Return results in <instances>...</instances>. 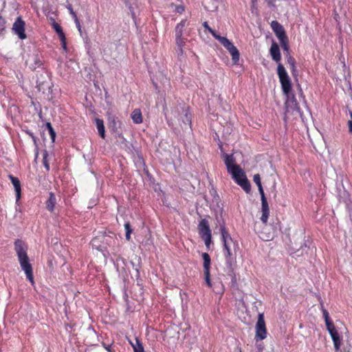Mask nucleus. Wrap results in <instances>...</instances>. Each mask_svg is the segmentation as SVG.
Masks as SVG:
<instances>
[{
    "mask_svg": "<svg viewBox=\"0 0 352 352\" xmlns=\"http://www.w3.org/2000/svg\"><path fill=\"white\" fill-rule=\"evenodd\" d=\"M279 41L283 51L285 52V54H288L289 53V46L287 36L279 39Z\"/></svg>",
    "mask_w": 352,
    "mask_h": 352,
    "instance_id": "5701e85b",
    "label": "nucleus"
},
{
    "mask_svg": "<svg viewBox=\"0 0 352 352\" xmlns=\"http://www.w3.org/2000/svg\"><path fill=\"white\" fill-rule=\"evenodd\" d=\"M343 352H352V346H344L343 348Z\"/></svg>",
    "mask_w": 352,
    "mask_h": 352,
    "instance_id": "c9c22d12",
    "label": "nucleus"
},
{
    "mask_svg": "<svg viewBox=\"0 0 352 352\" xmlns=\"http://www.w3.org/2000/svg\"><path fill=\"white\" fill-rule=\"evenodd\" d=\"M124 226L125 231H126V234H125L126 239L127 241H130L131 234L133 232V229L131 228V224L129 221L125 222Z\"/></svg>",
    "mask_w": 352,
    "mask_h": 352,
    "instance_id": "bb28decb",
    "label": "nucleus"
},
{
    "mask_svg": "<svg viewBox=\"0 0 352 352\" xmlns=\"http://www.w3.org/2000/svg\"><path fill=\"white\" fill-rule=\"evenodd\" d=\"M47 157H48V153L45 151L43 155V165H44L45 168H46V170H50V164L48 163Z\"/></svg>",
    "mask_w": 352,
    "mask_h": 352,
    "instance_id": "c85d7f7f",
    "label": "nucleus"
},
{
    "mask_svg": "<svg viewBox=\"0 0 352 352\" xmlns=\"http://www.w3.org/2000/svg\"><path fill=\"white\" fill-rule=\"evenodd\" d=\"M271 28L273 30L277 38H278V40L287 36L283 25H280L277 21H272Z\"/></svg>",
    "mask_w": 352,
    "mask_h": 352,
    "instance_id": "ddd939ff",
    "label": "nucleus"
},
{
    "mask_svg": "<svg viewBox=\"0 0 352 352\" xmlns=\"http://www.w3.org/2000/svg\"><path fill=\"white\" fill-rule=\"evenodd\" d=\"M210 34L221 43H222V38H226V37L217 34L214 30H212V32H210Z\"/></svg>",
    "mask_w": 352,
    "mask_h": 352,
    "instance_id": "7c9ffc66",
    "label": "nucleus"
},
{
    "mask_svg": "<svg viewBox=\"0 0 352 352\" xmlns=\"http://www.w3.org/2000/svg\"><path fill=\"white\" fill-rule=\"evenodd\" d=\"M267 330L264 318L263 313H259L258 320L255 326V336L254 340L256 342L263 340L267 338Z\"/></svg>",
    "mask_w": 352,
    "mask_h": 352,
    "instance_id": "423d86ee",
    "label": "nucleus"
},
{
    "mask_svg": "<svg viewBox=\"0 0 352 352\" xmlns=\"http://www.w3.org/2000/svg\"><path fill=\"white\" fill-rule=\"evenodd\" d=\"M105 349H107V351H108L109 352H113L112 350H111V345H108L107 346L105 347Z\"/></svg>",
    "mask_w": 352,
    "mask_h": 352,
    "instance_id": "e433bc0d",
    "label": "nucleus"
},
{
    "mask_svg": "<svg viewBox=\"0 0 352 352\" xmlns=\"http://www.w3.org/2000/svg\"><path fill=\"white\" fill-rule=\"evenodd\" d=\"M197 228L201 238L212 235L209 223L206 219H202L199 221Z\"/></svg>",
    "mask_w": 352,
    "mask_h": 352,
    "instance_id": "f8f14e48",
    "label": "nucleus"
},
{
    "mask_svg": "<svg viewBox=\"0 0 352 352\" xmlns=\"http://www.w3.org/2000/svg\"><path fill=\"white\" fill-rule=\"evenodd\" d=\"M52 27L57 33L59 38L63 37L65 36V33L63 31V29L61 26L56 22L54 21L52 24Z\"/></svg>",
    "mask_w": 352,
    "mask_h": 352,
    "instance_id": "a878e982",
    "label": "nucleus"
},
{
    "mask_svg": "<svg viewBox=\"0 0 352 352\" xmlns=\"http://www.w3.org/2000/svg\"><path fill=\"white\" fill-rule=\"evenodd\" d=\"M67 8L69 10V14H71V16H72V18L74 19V23L76 25V28H77L80 34L82 35V26L80 25V20L76 15V13L73 10L72 6L71 4H69L68 6H67Z\"/></svg>",
    "mask_w": 352,
    "mask_h": 352,
    "instance_id": "a211bd4d",
    "label": "nucleus"
},
{
    "mask_svg": "<svg viewBox=\"0 0 352 352\" xmlns=\"http://www.w3.org/2000/svg\"><path fill=\"white\" fill-rule=\"evenodd\" d=\"M96 124L100 136L104 139L105 138V130L103 120L100 118H96Z\"/></svg>",
    "mask_w": 352,
    "mask_h": 352,
    "instance_id": "412c9836",
    "label": "nucleus"
},
{
    "mask_svg": "<svg viewBox=\"0 0 352 352\" xmlns=\"http://www.w3.org/2000/svg\"><path fill=\"white\" fill-rule=\"evenodd\" d=\"M221 240L223 243V255L226 259V264L231 271H233V266L236 264V256L232 252V248L238 245L237 243L234 241L225 226H220Z\"/></svg>",
    "mask_w": 352,
    "mask_h": 352,
    "instance_id": "7ed1b4c3",
    "label": "nucleus"
},
{
    "mask_svg": "<svg viewBox=\"0 0 352 352\" xmlns=\"http://www.w3.org/2000/svg\"><path fill=\"white\" fill-rule=\"evenodd\" d=\"M322 311L325 321L327 329L328 330L333 342L336 352H342L340 349L342 338L340 336L333 322L330 319L329 312L327 311V310L325 309H322Z\"/></svg>",
    "mask_w": 352,
    "mask_h": 352,
    "instance_id": "20e7f679",
    "label": "nucleus"
},
{
    "mask_svg": "<svg viewBox=\"0 0 352 352\" xmlns=\"http://www.w3.org/2000/svg\"><path fill=\"white\" fill-rule=\"evenodd\" d=\"M349 131L352 134V111H350V120L348 121Z\"/></svg>",
    "mask_w": 352,
    "mask_h": 352,
    "instance_id": "473e14b6",
    "label": "nucleus"
},
{
    "mask_svg": "<svg viewBox=\"0 0 352 352\" xmlns=\"http://www.w3.org/2000/svg\"><path fill=\"white\" fill-rule=\"evenodd\" d=\"M56 203L55 194L52 192L49 193V197L45 202L46 208L50 212H53Z\"/></svg>",
    "mask_w": 352,
    "mask_h": 352,
    "instance_id": "f3484780",
    "label": "nucleus"
},
{
    "mask_svg": "<svg viewBox=\"0 0 352 352\" xmlns=\"http://www.w3.org/2000/svg\"><path fill=\"white\" fill-rule=\"evenodd\" d=\"M132 344L134 352H144L143 344H142V342L140 341V340H139L138 338L135 339V344Z\"/></svg>",
    "mask_w": 352,
    "mask_h": 352,
    "instance_id": "b1692460",
    "label": "nucleus"
},
{
    "mask_svg": "<svg viewBox=\"0 0 352 352\" xmlns=\"http://www.w3.org/2000/svg\"><path fill=\"white\" fill-rule=\"evenodd\" d=\"M261 221L265 225L268 222L270 217V207L265 194L261 195Z\"/></svg>",
    "mask_w": 352,
    "mask_h": 352,
    "instance_id": "9b49d317",
    "label": "nucleus"
},
{
    "mask_svg": "<svg viewBox=\"0 0 352 352\" xmlns=\"http://www.w3.org/2000/svg\"><path fill=\"white\" fill-rule=\"evenodd\" d=\"M46 126H47V129L49 131V133L50 135V137H51L52 141L54 142V140H55V137H56V133H55V131H54V130L51 123L47 122L46 124Z\"/></svg>",
    "mask_w": 352,
    "mask_h": 352,
    "instance_id": "cd10ccee",
    "label": "nucleus"
},
{
    "mask_svg": "<svg viewBox=\"0 0 352 352\" xmlns=\"http://www.w3.org/2000/svg\"><path fill=\"white\" fill-rule=\"evenodd\" d=\"M223 160L228 173L233 170L234 167L239 166L235 164L236 160L232 154H224Z\"/></svg>",
    "mask_w": 352,
    "mask_h": 352,
    "instance_id": "2eb2a0df",
    "label": "nucleus"
},
{
    "mask_svg": "<svg viewBox=\"0 0 352 352\" xmlns=\"http://www.w3.org/2000/svg\"><path fill=\"white\" fill-rule=\"evenodd\" d=\"M258 349H259L260 351H262V349H263V347L261 346V344H259V345H258Z\"/></svg>",
    "mask_w": 352,
    "mask_h": 352,
    "instance_id": "58836bf2",
    "label": "nucleus"
},
{
    "mask_svg": "<svg viewBox=\"0 0 352 352\" xmlns=\"http://www.w3.org/2000/svg\"><path fill=\"white\" fill-rule=\"evenodd\" d=\"M202 240H204L205 245L207 249L210 248V244L212 243V235L208 236L201 237Z\"/></svg>",
    "mask_w": 352,
    "mask_h": 352,
    "instance_id": "c756f323",
    "label": "nucleus"
},
{
    "mask_svg": "<svg viewBox=\"0 0 352 352\" xmlns=\"http://www.w3.org/2000/svg\"><path fill=\"white\" fill-rule=\"evenodd\" d=\"M131 117L135 124H141L143 122L142 111L140 109H135L132 111Z\"/></svg>",
    "mask_w": 352,
    "mask_h": 352,
    "instance_id": "6ab92c4d",
    "label": "nucleus"
},
{
    "mask_svg": "<svg viewBox=\"0 0 352 352\" xmlns=\"http://www.w3.org/2000/svg\"><path fill=\"white\" fill-rule=\"evenodd\" d=\"M256 1H257V0H253V1H252V3H253V4H254V3H256Z\"/></svg>",
    "mask_w": 352,
    "mask_h": 352,
    "instance_id": "ea45409f",
    "label": "nucleus"
},
{
    "mask_svg": "<svg viewBox=\"0 0 352 352\" xmlns=\"http://www.w3.org/2000/svg\"><path fill=\"white\" fill-rule=\"evenodd\" d=\"M33 61L34 63L31 65L32 69L40 67L43 65V62L38 54L33 56Z\"/></svg>",
    "mask_w": 352,
    "mask_h": 352,
    "instance_id": "393cba45",
    "label": "nucleus"
},
{
    "mask_svg": "<svg viewBox=\"0 0 352 352\" xmlns=\"http://www.w3.org/2000/svg\"><path fill=\"white\" fill-rule=\"evenodd\" d=\"M61 42V45L63 49L66 51L67 50V43H66V36H64L63 38V37L59 38Z\"/></svg>",
    "mask_w": 352,
    "mask_h": 352,
    "instance_id": "2f4dec72",
    "label": "nucleus"
},
{
    "mask_svg": "<svg viewBox=\"0 0 352 352\" xmlns=\"http://www.w3.org/2000/svg\"><path fill=\"white\" fill-rule=\"evenodd\" d=\"M14 250L18 256V260L21 269L24 271L27 278L33 285L34 283L32 266L30 263L29 257L27 254L28 245L21 239H16L14 241Z\"/></svg>",
    "mask_w": 352,
    "mask_h": 352,
    "instance_id": "f03ea898",
    "label": "nucleus"
},
{
    "mask_svg": "<svg viewBox=\"0 0 352 352\" xmlns=\"http://www.w3.org/2000/svg\"><path fill=\"white\" fill-rule=\"evenodd\" d=\"M221 44L230 52L233 63L237 65L240 57L238 49L226 37V38H222V43Z\"/></svg>",
    "mask_w": 352,
    "mask_h": 352,
    "instance_id": "1a4fd4ad",
    "label": "nucleus"
},
{
    "mask_svg": "<svg viewBox=\"0 0 352 352\" xmlns=\"http://www.w3.org/2000/svg\"><path fill=\"white\" fill-rule=\"evenodd\" d=\"M287 62L289 65L290 70L293 75H295V73L297 72L296 70V60L295 58L290 54V53H288V54H285Z\"/></svg>",
    "mask_w": 352,
    "mask_h": 352,
    "instance_id": "aec40b11",
    "label": "nucleus"
},
{
    "mask_svg": "<svg viewBox=\"0 0 352 352\" xmlns=\"http://www.w3.org/2000/svg\"><path fill=\"white\" fill-rule=\"evenodd\" d=\"M203 26L204 27V28L206 30H207L210 33L212 32V31L213 30L208 24L207 22H204L203 23Z\"/></svg>",
    "mask_w": 352,
    "mask_h": 352,
    "instance_id": "f704fd0d",
    "label": "nucleus"
},
{
    "mask_svg": "<svg viewBox=\"0 0 352 352\" xmlns=\"http://www.w3.org/2000/svg\"><path fill=\"white\" fill-rule=\"evenodd\" d=\"M233 169V170L229 172V173L232 175V179L244 190L246 193H250L251 190V185L244 171L240 166L234 167Z\"/></svg>",
    "mask_w": 352,
    "mask_h": 352,
    "instance_id": "39448f33",
    "label": "nucleus"
},
{
    "mask_svg": "<svg viewBox=\"0 0 352 352\" xmlns=\"http://www.w3.org/2000/svg\"><path fill=\"white\" fill-rule=\"evenodd\" d=\"M186 26V20H182L175 27V41L179 48V54H183V47L185 45V38L182 37L183 29Z\"/></svg>",
    "mask_w": 352,
    "mask_h": 352,
    "instance_id": "0eeeda50",
    "label": "nucleus"
},
{
    "mask_svg": "<svg viewBox=\"0 0 352 352\" xmlns=\"http://www.w3.org/2000/svg\"><path fill=\"white\" fill-rule=\"evenodd\" d=\"M253 180H254V183L256 184V186H258V192H259L260 195L265 194L263 186H262L260 175L255 174L253 177Z\"/></svg>",
    "mask_w": 352,
    "mask_h": 352,
    "instance_id": "4be33fe9",
    "label": "nucleus"
},
{
    "mask_svg": "<svg viewBox=\"0 0 352 352\" xmlns=\"http://www.w3.org/2000/svg\"><path fill=\"white\" fill-rule=\"evenodd\" d=\"M25 21L22 19L21 16H18L13 23L12 30L21 40H24L27 38V35L25 32Z\"/></svg>",
    "mask_w": 352,
    "mask_h": 352,
    "instance_id": "9d476101",
    "label": "nucleus"
},
{
    "mask_svg": "<svg viewBox=\"0 0 352 352\" xmlns=\"http://www.w3.org/2000/svg\"><path fill=\"white\" fill-rule=\"evenodd\" d=\"M6 21L0 14V30H3L5 28Z\"/></svg>",
    "mask_w": 352,
    "mask_h": 352,
    "instance_id": "72a5a7b5",
    "label": "nucleus"
},
{
    "mask_svg": "<svg viewBox=\"0 0 352 352\" xmlns=\"http://www.w3.org/2000/svg\"><path fill=\"white\" fill-rule=\"evenodd\" d=\"M8 177L14 186V190L16 192V201H18L21 199V182L17 177L13 176L12 175H9Z\"/></svg>",
    "mask_w": 352,
    "mask_h": 352,
    "instance_id": "dca6fc26",
    "label": "nucleus"
},
{
    "mask_svg": "<svg viewBox=\"0 0 352 352\" xmlns=\"http://www.w3.org/2000/svg\"><path fill=\"white\" fill-rule=\"evenodd\" d=\"M270 53L272 60L277 63L278 65L280 64V61L281 59V55L279 46L276 43L273 42L272 43L271 47L270 49Z\"/></svg>",
    "mask_w": 352,
    "mask_h": 352,
    "instance_id": "4468645a",
    "label": "nucleus"
},
{
    "mask_svg": "<svg viewBox=\"0 0 352 352\" xmlns=\"http://www.w3.org/2000/svg\"><path fill=\"white\" fill-rule=\"evenodd\" d=\"M201 257L203 258V267H204V276L206 284L208 287H212V284L210 279V265H211V258L210 255L204 252L201 254Z\"/></svg>",
    "mask_w": 352,
    "mask_h": 352,
    "instance_id": "6e6552de",
    "label": "nucleus"
},
{
    "mask_svg": "<svg viewBox=\"0 0 352 352\" xmlns=\"http://www.w3.org/2000/svg\"><path fill=\"white\" fill-rule=\"evenodd\" d=\"M277 74L281 85L282 91L287 96L285 102L287 109L299 112L300 108L294 94L292 93L291 79L282 64H278L277 66Z\"/></svg>",
    "mask_w": 352,
    "mask_h": 352,
    "instance_id": "f257e3e1",
    "label": "nucleus"
},
{
    "mask_svg": "<svg viewBox=\"0 0 352 352\" xmlns=\"http://www.w3.org/2000/svg\"><path fill=\"white\" fill-rule=\"evenodd\" d=\"M30 136L32 138V139L34 140V141L35 142L36 141V138L33 135L32 133H30Z\"/></svg>",
    "mask_w": 352,
    "mask_h": 352,
    "instance_id": "4c0bfd02",
    "label": "nucleus"
}]
</instances>
